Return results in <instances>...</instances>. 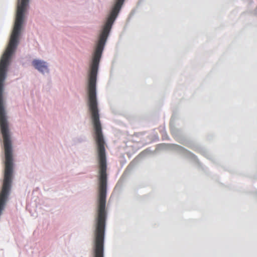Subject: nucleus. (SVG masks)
<instances>
[{"mask_svg":"<svg viewBox=\"0 0 257 257\" xmlns=\"http://www.w3.org/2000/svg\"><path fill=\"white\" fill-rule=\"evenodd\" d=\"M124 1L125 0L115 1L110 14L99 35V39L93 55L90 67H98L102 51L112 26L117 18Z\"/></svg>","mask_w":257,"mask_h":257,"instance_id":"obj_1","label":"nucleus"},{"mask_svg":"<svg viewBox=\"0 0 257 257\" xmlns=\"http://www.w3.org/2000/svg\"><path fill=\"white\" fill-rule=\"evenodd\" d=\"M32 64L36 69L42 73L48 72L47 66L45 62L39 60H34L32 62Z\"/></svg>","mask_w":257,"mask_h":257,"instance_id":"obj_2","label":"nucleus"}]
</instances>
